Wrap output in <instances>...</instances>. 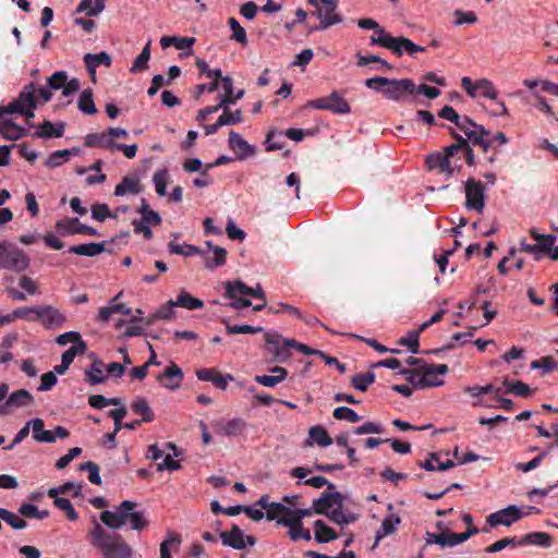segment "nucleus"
<instances>
[{"instance_id": "56", "label": "nucleus", "mask_w": 558, "mask_h": 558, "mask_svg": "<svg viewBox=\"0 0 558 558\" xmlns=\"http://www.w3.org/2000/svg\"><path fill=\"white\" fill-rule=\"evenodd\" d=\"M0 519L7 522L10 526H12L15 530H23L27 525L25 520L21 519L15 513L3 508H0Z\"/></svg>"}, {"instance_id": "53", "label": "nucleus", "mask_w": 558, "mask_h": 558, "mask_svg": "<svg viewBox=\"0 0 558 558\" xmlns=\"http://www.w3.org/2000/svg\"><path fill=\"white\" fill-rule=\"evenodd\" d=\"M52 498H53V505L58 509L63 511L70 521H76L78 519V514L75 511L73 505L71 504V501L69 499L59 497V495H57V497H52Z\"/></svg>"}, {"instance_id": "38", "label": "nucleus", "mask_w": 558, "mask_h": 558, "mask_svg": "<svg viewBox=\"0 0 558 558\" xmlns=\"http://www.w3.org/2000/svg\"><path fill=\"white\" fill-rule=\"evenodd\" d=\"M315 539L318 543H327L338 538L337 533L325 524L323 520H316L314 522Z\"/></svg>"}, {"instance_id": "35", "label": "nucleus", "mask_w": 558, "mask_h": 558, "mask_svg": "<svg viewBox=\"0 0 558 558\" xmlns=\"http://www.w3.org/2000/svg\"><path fill=\"white\" fill-rule=\"evenodd\" d=\"M80 148L73 147L72 149L56 150L47 158L45 165L48 168H57L68 161L71 155H78Z\"/></svg>"}, {"instance_id": "28", "label": "nucleus", "mask_w": 558, "mask_h": 558, "mask_svg": "<svg viewBox=\"0 0 558 558\" xmlns=\"http://www.w3.org/2000/svg\"><path fill=\"white\" fill-rule=\"evenodd\" d=\"M36 87L34 83H29L23 87L19 97L15 101L24 109L26 112L27 109H36L37 100H36Z\"/></svg>"}, {"instance_id": "41", "label": "nucleus", "mask_w": 558, "mask_h": 558, "mask_svg": "<svg viewBox=\"0 0 558 558\" xmlns=\"http://www.w3.org/2000/svg\"><path fill=\"white\" fill-rule=\"evenodd\" d=\"M400 523V518L396 514H390L386 517L379 530L376 532V544L387 535L393 533L397 529V525Z\"/></svg>"}, {"instance_id": "19", "label": "nucleus", "mask_w": 558, "mask_h": 558, "mask_svg": "<svg viewBox=\"0 0 558 558\" xmlns=\"http://www.w3.org/2000/svg\"><path fill=\"white\" fill-rule=\"evenodd\" d=\"M229 146L238 154V159H244L255 154V147L248 144L241 135L234 131L229 133Z\"/></svg>"}, {"instance_id": "40", "label": "nucleus", "mask_w": 558, "mask_h": 558, "mask_svg": "<svg viewBox=\"0 0 558 558\" xmlns=\"http://www.w3.org/2000/svg\"><path fill=\"white\" fill-rule=\"evenodd\" d=\"M177 306L183 307L190 311L193 310H199L204 307V303L202 300L194 298L185 290H182L179 295L177 296V300L174 301Z\"/></svg>"}, {"instance_id": "22", "label": "nucleus", "mask_w": 558, "mask_h": 558, "mask_svg": "<svg viewBox=\"0 0 558 558\" xmlns=\"http://www.w3.org/2000/svg\"><path fill=\"white\" fill-rule=\"evenodd\" d=\"M216 432L225 436H238L246 428V423L240 417L229 420L227 422H218L215 425Z\"/></svg>"}, {"instance_id": "3", "label": "nucleus", "mask_w": 558, "mask_h": 558, "mask_svg": "<svg viewBox=\"0 0 558 558\" xmlns=\"http://www.w3.org/2000/svg\"><path fill=\"white\" fill-rule=\"evenodd\" d=\"M28 266L29 258L22 250L0 241V268L23 271Z\"/></svg>"}, {"instance_id": "26", "label": "nucleus", "mask_w": 558, "mask_h": 558, "mask_svg": "<svg viewBox=\"0 0 558 558\" xmlns=\"http://www.w3.org/2000/svg\"><path fill=\"white\" fill-rule=\"evenodd\" d=\"M448 365L446 364H437V365H428L424 364L421 368L422 377H427V383H434L433 385H428V387H438L444 385L442 379H438V375H445L448 373Z\"/></svg>"}, {"instance_id": "46", "label": "nucleus", "mask_w": 558, "mask_h": 558, "mask_svg": "<svg viewBox=\"0 0 558 558\" xmlns=\"http://www.w3.org/2000/svg\"><path fill=\"white\" fill-rule=\"evenodd\" d=\"M78 109L86 114H95L97 112L93 99V92L90 88L84 89L78 98Z\"/></svg>"}, {"instance_id": "8", "label": "nucleus", "mask_w": 558, "mask_h": 558, "mask_svg": "<svg viewBox=\"0 0 558 558\" xmlns=\"http://www.w3.org/2000/svg\"><path fill=\"white\" fill-rule=\"evenodd\" d=\"M136 504L131 500L122 501L116 511L104 510L100 513V521L111 530H119L125 524V511L134 510Z\"/></svg>"}, {"instance_id": "16", "label": "nucleus", "mask_w": 558, "mask_h": 558, "mask_svg": "<svg viewBox=\"0 0 558 558\" xmlns=\"http://www.w3.org/2000/svg\"><path fill=\"white\" fill-rule=\"evenodd\" d=\"M183 377L182 369L175 363L171 362L170 365L158 375L157 380L163 388L177 390L180 388Z\"/></svg>"}, {"instance_id": "15", "label": "nucleus", "mask_w": 558, "mask_h": 558, "mask_svg": "<svg viewBox=\"0 0 558 558\" xmlns=\"http://www.w3.org/2000/svg\"><path fill=\"white\" fill-rule=\"evenodd\" d=\"M451 135L456 140V143L446 147L448 155H454V157L458 156L460 158V155L462 154L468 166H474L475 156L473 149L470 147L468 140L459 135L456 131H451Z\"/></svg>"}, {"instance_id": "1", "label": "nucleus", "mask_w": 558, "mask_h": 558, "mask_svg": "<svg viewBox=\"0 0 558 558\" xmlns=\"http://www.w3.org/2000/svg\"><path fill=\"white\" fill-rule=\"evenodd\" d=\"M92 546L97 548L104 558H132L133 549L116 531L106 530L99 522L93 520V526L88 531Z\"/></svg>"}, {"instance_id": "4", "label": "nucleus", "mask_w": 558, "mask_h": 558, "mask_svg": "<svg viewBox=\"0 0 558 558\" xmlns=\"http://www.w3.org/2000/svg\"><path fill=\"white\" fill-rule=\"evenodd\" d=\"M306 107L318 110H328L337 114H347L351 112V107L348 101L336 90L326 97L308 100Z\"/></svg>"}, {"instance_id": "11", "label": "nucleus", "mask_w": 558, "mask_h": 558, "mask_svg": "<svg viewBox=\"0 0 558 558\" xmlns=\"http://www.w3.org/2000/svg\"><path fill=\"white\" fill-rule=\"evenodd\" d=\"M344 496L335 490H326L320 497L313 501V511L317 514L327 515L333 506L343 508Z\"/></svg>"}, {"instance_id": "49", "label": "nucleus", "mask_w": 558, "mask_h": 558, "mask_svg": "<svg viewBox=\"0 0 558 558\" xmlns=\"http://www.w3.org/2000/svg\"><path fill=\"white\" fill-rule=\"evenodd\" d=\"M374 381L375 374L373 372L359 373L351 378V386L364 392Z\"/></svg>"}, {"instance_id": "50", "label": "nucleus", "mask_w": 558, "mask_h": 558, "mask_svg": "<svg viewBox=\"0 0 558 558\" xmlns=\"http://www.w3.org/2000/svg\"><path fill=\"white\" fill-rule=\"evenodd\" d=\"M523 542H525V544L538 545L548 548L553 544V538L545 532H532L524 535Z\"/></svg>"}, {"instance_id": "51", "label": "nucleus", "mask_w": 558, "mask_h": 558, "mask_svg": "<svg viewBox=\"0 0 558 558\" xmlns=\"http://www.w3.org/2000/svg\"><path fill=\"white\" fill-rule=\"evenodd\" d=\"M530 234L537 242L535 245H537V248H538V252L541 255H542V253H545L547 250H549L550 246H553L556 241L555 235L541 234L536 231V229H531Z\"/></svg>"}, {"instance_id": "42", "label": "nucleus", "mask_w": 558, "mask_h": 558, "mask_svg": "<svg viewBox=\"0 0 558 558\" xmlns=\"http://www.w3.org/2000/svg\"><path fill=\"white\" fill-rule=\"evenodd\" d=\"M250 293H252V288L241 280L228 281L226 283V296L229 299H236L239 295H250Z\"/></svg>"}, {"instance_id": "31", "label": "nucleus", "mask_w": 558, "mask_h": 558, "mask_svg": "<svg viewBox=\"0 0 558 558\" xmlns=\"http://www.w3.org/2000/svg\"><path fill=\"white\" fill-rule=\"evenodd\" d=\"M399 374L403 375L414 388L424 389L434 383H427V377H422L421 368H401Z\"/></svg>"}, {"instance_id": "6", "label": "nucleus", "mask_w": 558, "mask_h": 558, "mask_svg": "<svg viewBox=\"0 0 558 558\" xmlns=\"http://www.w3.org/2000/svg\"><path fill=\"white\" fill-rule=\"evenodd\" d=\"M465 207L483 213L485 207V185L475 179L465 182Z\"/></svg>"}, {"instance_id": "39", "label": "nucleus", "mask_w": 558, "mask_h": 558, "mask_svg": "<svg viewBox=\"0 0 558 558\" xmlns=\"http://www.w3.org/2000/svg\"><path fill=\"white\" fill-rule=\"evenodd\" d=\"M174 307H177L175 302L173 300L168 301L151 317L146 318V325L149 326L157 319H173L175 317Z\"/></svg>"}, {"instance_id": "48", "label": "nucleus", "mask_w": 558, "mask_h": 558, "mask_svg": "<svg viewBox=\"0 0 558 558\" xmlns=\"http://www.w3.org/2000/svg\"><path fill=\"white\" fill-rule=\"evenodd\" d=\"M72 494V496L74 497H78L82 495V485L81 484H75L73 482H66L64 484H62L61 486L59 487H53V488H50L48 492H47V495L49 497H57V495H60V494Z\"/></svg>"}, {"instance_id": "44", "label": "nucleus", "mask_w": 558, "mask_h": 558, "mask_svg": "<svg viewBox=\"0 0 558 558\" xmlns=\"http://www.w3.org/2000/svg\"><path fill=\"white\" fill-rule=\"evenodd\" d=\"M221 109L222 113L218 118V125H232L241 123L243 121V114L240 109L231 111L229 105H225V107H222Z\"/></svg>"}, {"instance_id": "12", "label": "nucleus", "mask_w": 558, "mask_h": 558, "mask_svg": "<svg viewBox=\"0 0 558 558\" xmlns=\"http://www.w3.org/2000/svg\"><path fill=\"white\" fill-rule=\"evenodd\" d=\"M452 158H454V155H448L445 148L444 153L429 155L426 158V165L429 170L438 169L439 173H445L447 178H450L456 169H461V166L452 165Z\"/></svg>"}, {"instance_id": "61", "label": "nucleus", "mask_w": 558, "mask_h": 558, "mask_svg": "<svg viewBox=\"0 0 558 558\" xmlns=\"http://www.w3.org/2000/svg\"><path fill=\"white\" fill-rule=\"evenodd\" d=\"M398 343L400 345H404V347H408L410 352L413 353V354H417L420 351H418V348H420V337H418V331H413L411 330L408 335V337H402Z\"/></svg>"}, {"instance_id": "34", "label": "nucleus", "mask_w": 558, "mask_h": 558, "mask_svg": "<svg viewBox=\"0 0 558 558\" xmlns=\"http://www.w3.org/2000/svg\"><path fill=\"white\" fill-rule=\"evenodd\" d=\"M418 465L426 471H446L454 466L452 460L441 462L439 456L436 452L429 454V459L418 462Z\"/></svg>"}, {"instance_id": "58", "label": "nucleus", "mask_w": 558, "mask_h": 558, "mask_svg": "<svg viewBox=\"0 0 558 558\" xmlns=\"http://www.w3.org/2000/svg\"><path fill=\"white\" fill-rule=\"evenodd\" d=\"M228 24L232 31L231 39L238 41L239 44L246 46L247 37L245 29L240 25L235 17H230L228 20Z\"/></svg>"}, {"instance_id": "63", "label": "nucleus", "mask_w": 558, "mask_h": 558, "mask_svg": "<svg viewBox=\"0 0 558 558\" xmlns=\"http://www.w3.org/2000/svg\"><path fill=\"white\" fill-rule=\"evenodd\" d=\"M92 217L97 221H105L107 218H116L107 204H95L92 206Z\"/></svg>"}, {"instance_id": "55", "label": "nucleus", "mask_w": 558, "mask_h": 558, "mask_svg": "<svg viewBox=\"0 0 558 558\" xmlns=\"http://www.w3.org/2000/svg\"><path fill=\"white\" fill-rule=\"evenodd\" d=\"M150 58V41L146 44L142 52L136 57L130 71L132 73L141 72L146 70Z\"/></svg>"}, {"instance_id": "25", "label": "nucleus", "mask_w": 558, "mask_h": 558, "mask_svg": "<svg viewBox=\"0 0 558 558\" xmlns=\"http://www.w3.org/2000/svg\"><path fill=\"white\" fill-rule=\"evenodd\" d=\"M106 251V242H90L70 246L68 252L80 256L94 257Z\"/></svg>"}, {"instance_id": "54", "label": "nucleus", "mask_w": 558, "mask_h": 558, "mask_svg": "<svg viewBox=\"0 0 558 558\" xmlns=\"http://www.w3.org/2000/svg\"><path fill=\"white\" fill-rule=\"evenodd\" d=\"M222 88L225 90V95L221 97V99H231L230 101H228V105L235 104L244 95L243 89H240L234 94L233 83H232L231 77H229V76H226L225 78H222Z\"/></svg>"}, {"instance_id": "29", "label": "nucleus", "mask_w": 558, "mask_h": 558, "mask_svg": "<svg viewBox=\"0 0 558 558\" xmlns=\"http://www.w3.org/2000/svg\"><path fill=\"white\" fill-rule=\"evenodd\" d=\"M0 134L8 141H16L26 135V130L8 119L0 123Z\"/></svg>"}, {"instance_id": "5", "label": "nucleus", "mask_w": 558, "mask_h": 558, "mask_svg": "<svg viewBox=\"0 0 558 558\" xmlns=\"http://www.w3.org/2000/svg\"><path fill=\"white\" fill-rule=\"evenodd\" d=\"M288 340L278 332H266V348L274 361L284 363L290 359L292 345L287 344Z\"/></svg>"}, {"instance_id": "23", "label": "nucleus", "mask_w": 558, "mask_h": 558, "mask_svg": "<svg viewBox=\"0 0 558 558\" xmlns=\"http://www.w3.org/2000/svg\"><path fill=\"white\" fill-rule=\"evenodd\" d=\"M314 444L320 447H328L332 444V439L322 425H315L308 429V439L305 440L304 445L305 447H311Z\"/></svg>"}, {"instance_id": "59", "label": "nucleus", "mask_w": 558, "mask_h": 558, "mask_svg": "<svg viewBox=\"0 0 558 558\" xmlns=\"http://www.w3.org/2000/svg\"><path fill=\"white\" fill-rule=\"evenodd\" d=\"M332 415L338 421H348L351 423H356L361 420V416L354 410L348 407L336 408Z\"/></svg>"}, {"instance_id": "9", "label": "nucleus", "mask_w": 558, "mask_h": 558, "mask_svg": "<svg viewBox=\"0 0 558 558\" xmlns=\"http://www.w3.org/2000/svg\"><path fill=\"white\" fill-rule=\"evenodd\" d=\"M33 319L39 320L46 329L59 328L66 320L59 310L50 305L36 306V314Z\"/></svg>"}, {"instance_id": "37", "label": "nucleus", "mask_w": 558, "mask_h": 558, "mask_svg": "<svg viewBox=\"0 0 558 558\" xmlns=\"http://www.w3.org/2000/svg\"><path fill=\"white\" fill-rule=\"evenodd\" d=\"M84 62L87 68V70L90 73H94L96 68L104 64L106 66H110L111 64V57L105 51H101L99 53H86L84 56Z\"/></svg>"}, {"instance_id": "45", "label": "nucleus", "mask_w": 558, "mask_h": 558, "mask_svg": "<svg viewBox=\"0 0 558 558\" xmlns=\"http://www.w3.org/2000/svg\"><path fill=\"white\" fill-rule=\"evenodd\" d=\"M502 384L506 387L507 393H513L515 396H520V397H524V398L530 397L532 395L531 388L529 387V385L524 384L523 381L509 380L506 378Z\"/></svg>"}, {"instance_id": "14", "label": "nucleus", "mask_w": 558, "mask_h": 558, "mask_svg": "<svg viewBox=\"0 0 558 558\" xmlns=\"http://www.w3.org/2000/svg\"><path fill=\"white\" fill-rule=\"evenodd\" d=\"M57 231L62 234H87L97 236L98 232L95 228L83 225L78 218H65L58 220L56 223Z\"/></svg>"}, {"instance_id": "47", "label": "nucleus", "mask_w": 558, "mask_h": 558, "mask_svg": "<svg viewBox=\"0 0 558 558\" xmlns=\"http://www.w3.org/2000/svg\"><path fill=\"white\" fill-rule=\"evenodd\" d=\"M126 522H130L131 529L135 531H143L148 526V520L144 517V513L140 511H125V523Z\"/></svg>"}, {"instance_id": "30", "label": "nucleus", "mask_w": 558, "mask_h": 558, "mask_svg": "<svg viewBox=\"0 0 558 558\" xmlns=\"http://www.w3.org/2000/svg\"><path fill=\"white\" fill-rule=\"evenodd\" d=\"M141 192L140 180L134 175H125L114 189V195L123 196L126 193L138 194Z\"/></svg>"}, {"instance_id": "10", "label": "nucleus", "mask_w": 558, "mask_h": 558, "mask_svg": "<svg viewBox=\"0 0 558 558\" xmlns=\"http://www.w3.org/2000/svg\"><path fill=\"white\" fill-rule=\"evenodd\" d=\"M523 517V512L517 506H508L505 509L490 513L486 518V522L490 527L497 525L510 526Z\"/></svg>"}, {"instance_id": "18", "label": "nucleus", "mask_w": 558, "mask_h": 558, "mask_svg": "<svg viewBox=\"0 0 558 558\" xmlns=\"http://www.w3.org/2000/svg\"><path fill=\"white\" fill-rule=\"evenodd\" d=\"M196 376L202 381H210L217 388L225 390L228 386V381L233 380V376L228 374L222 376L215 368H199L196 371Z\"/></svg>"}, {"instance_id": "27", "label": "nucleus", "mask_w": 558, "mask_h": 558, "mask_svg": "<svg viewBox=\"0 0 558 558\" xmlns=\"http://www.w3.org/2000/svg\"><path fill=\"white\" fill-rule=\"evenodd\" d=\"M194 37H177V36H163L160 39L162 48L174 46L178 50H187L186 54H192V46L195 44Z\"/></svg>"}, {"instance_id": "36", "label": "nucleus", "mask_w": 558, "mask_h": 558, "mask_svg": "<svg viewBox=\"0 0 558 558\" xmlns=\"http://www.w3.org/2000/svg\"><path fill=\"white\" fill-rule=\"evenodd\" d=\"M131 410L136 415L142 416L141 420L145 423L153 422L155 420L154 411L144 398H136L131 404Z\"/></svg>"}, {"instance_id": "32", "label": "nucleus", "mask_w": 558, "mask_h": 558, "mask_svg": "<svg viewBox=\"0 0 558 558\" xmlns=\"http://www.w3.org/2000/svg\"><path fill=\"white\" fill-rule=\"evenodd\" d=\"M32 423L33 438L38 442H54L56 435L51 430L44 429V421L41 418H34Z\"/></svg>"}, {"instance_id": "7", "label": "nucleus", "mask_w": 558, "mask_h": 558, "mask_svg": "<svg viewBox=\"0 0 558 558\" xmlns=\"http://www.w3.org/2000/svg\"><path fill=\"white\" fill-rule=\"evenodd\" d=\"M219 537L223 546L238 550L246 548L247 545L254 546L256 544V538L252 535H244L236 524H233L230 531L220 532Z\"/></svg>"}, {"instance_id": "2", "label": "nucleus", "mask_w": 558, "mask_h": 558, "mask_svg": "<svg viewBox=\"0 0 558 558\" xmlns=\"http://www.w3.org/2000/svg\"><path fill=\"white\" fill-rule=\"evenodd\" d=\"M371 45H377L391 50L396 56L400 57L403 52L414 56L416 52L425 51V48L411 41L403 36L393 37L385 29L379 31V37L371 36Z\"/></svg>"}, {"instance_id": "13", "label": "nucleus", "mask_w": 558, "mask_h": 558, "mask_svg": "<svg viewBox=\"0 0 558 558\" xmlns=\"http://www.w3.org/2000/svg\"><path fill=\"white\" fill-rule=\"evenodd\" d=\"M404 94H415V84L410 78L390 80L384 88L383 95L391 100H400Z\"/></svg>"}, {"instance_id": "20", "label": "nucleus", "mask_w": 558, "mask_h": 558, "mask_svg": "<svg viewBox=\"0 0 558 558\" xmlns=\"http://www.w3.org/2000/svg\"><path fill=\"white\" fill-rule=\"evenodd\" d=\"M106 364L101 360H95L88 368L85 369V380L95 386L107 381L108 376L105 374Z\"/></svg>"}, {"instance_id": "62", "label": "nucleus", "mask_w": 558, "mask_h": 558, "mask_svg": "<svg viewBox=\"0 0 558 558\" xmlns=\"http://www.w3.org/2000/svg\"><path fill=\"white\" fill-rule=\"evenodd\" d=\"M181 537L174 532H168L167 538L160 544V558H171L169 546L171 544H180Z\"/></svg>"}, {"instance_id": "17", "label": "nucleus", "mask_w": 558, "mask_h": 558, "mask_svg": "<svg viewBox=\"0 0 558 558\" xmlns=\"http://www.w3.org/2000/svg\"><path fill=\"white\" fill-rule=\"evenodd\" d=\"M208 251H204V265L208 269H215L223 266L227 259V251L221 246L214 245L210 241L206 242Z\"/></svg>"}, {"instance_id": "21", "label": "nucleus", "mask_w": 558, "mask_h": 558, "mask_svg": "<svg viewBox=\"0 0 558 558\" xmlns=\"http://www.w3.org/2000/svg\"><path fill=\"white\" fill-rule=\"evenodd\" d=\"M65 129L64 122H58L53 124L52 122L45 120L40 125L39 130L33 133V137L38 138H59L63 136Z\"/></svg>"}, {"instance_id": "52", "label": "nucleus", "mask_w": 558, "mask_h": 558, "mask_svg": "<svg viewBox=\"0 0 558 558\" xmlns=\"http://www.w3.org/2000/svg\"><path fill=\"white\" fill-rule=\"evenodd\" d=\"M265 145L267 151L282 149L284 147L283 133L275 130L269 131L265 140Z\"/></svg>"}, {"instance_id": "57", "label": "nucleus", "mask_w": 558, "mask_h": 558, "mask_svg": "<svg viewBox=\"0 0 558 558\" xmlns=\"http://www.w3.org/2000/svg\"><path fill=\"white\" fill-rule=\"evenodd\" d=\"M342 21V16L336 11H325L322 21L312 31H324L335 24L341 23Z\"/></svg>"}, {"instance_id": "43", "label": "nucleus", "mask_w": 558, "mask_h": 558, "mask_svg": "<svg viewBox=\"0 0 558 558\" xmlns=\"http://www.w3.org/2000/svg\"><path fill=\"white\" fill-rule=\"evenodd\" d=\"M331 522L339 524V525H345L353 523L357 520V517L353 513H345L343 511V508H340V506H336L335 509L329 511V514L326 515Z\"/></svg>"}, {"instance_id": "64", "label": "nucleus", "mask_w": 558, "mask_h": 558, "mask_svg": "<svg viewBox=\"0 0 558 558\" xmlns=\"http://www.w3.org/2000/svg\"><path fill=\"white\" fill-rule=\"evenodd\" d=\"M532 368H542L545 373L553 372L558 368V362H556L551 356H544L539 360H535L531 363Z\"/></svg>"}, {"instance_id": "33", "label": "nucleus", "mask_w": 558, "mask_h": 558, "mask_svg": "<svg viewBox=\"0 0 558 558\" xmlns=\"http://www.w3.org/2000/svg\"><path fill=\"white\" fill-rule=\"evenodd\" d=\"M34 398L32 393L26 389H19L12 392L7 399V405H10L11 409H17L22 407H27L32 404Z\"/></svg>"}, {"instance_id": "60", "label": "nucleus", "mask_w": 558, "mask_h": 558, "mask_svg": "<svg viewBox=\"0 0 558 558\" xmlns=\"http://www.w3.org/2000/svg\"><path fill=\"white\" fill-rule=\"evenodd\" d=\"M476 93H478L481 96L489 98V99H496L498 96V92L494 87L493 83L486 78H482L476 81Z\"/></svg>"}, {"instance_id": "24", "label": "nucleus", "mask_w": 558, "mask_h": 558, "mask_svg": "<svg viewBox=\"0 0 558 558\" xmlns=\"http://www.w3.org/2000/svg\"><path fill=\"white\" fill-rule=\"evenodd\" d=\"M84 145L86 147H100L113 150L116 142L110 138L107 131L100 133H89L85 136Z\"/></svg>"}]
</instances>
